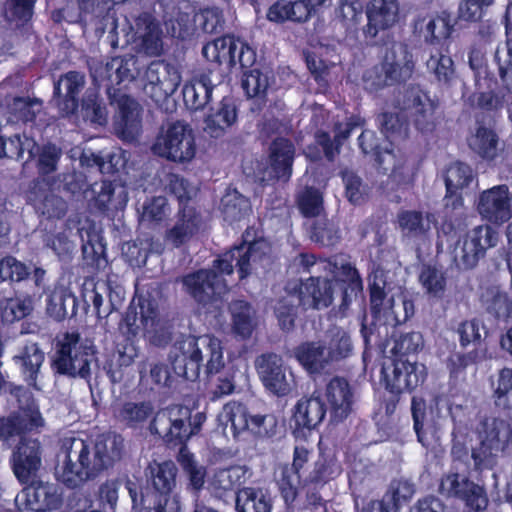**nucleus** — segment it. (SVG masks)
<instances>
[{
  "label": "nucleus",
  "instance_id": "obj_1",
  "mask_svg": "<svg viewBox=\"0 0 512 512\" xmlns=\"http://www.w3.org/2000/svg\"><path fill=\"white\" fill-rule=\"evenodd\" d=\"M411 410L418 441L426 448L439 442L441 431L450 417L454 423L452 453L460 459L467 455L470 444L476 470L493 468L497 456L504 451L512 436L510 424L495 417H480L475 427L470 429L462 405L451 403L445 396L434 400L429 418H426L425 402L421 398L413 397Z\"/></svg>",
  "mask_w": 512,
  "mask_h": 512
},
{
  "label": "nucleus",
  "instance_id": "obj_2",
  "mask_svg": "<svg viewBox=\"0 0 512 512\" xmlns=\"http://www.w3.org/2000/svg\"><path fill=\"white\" fill-rule=\"evenodd\" d=\"M0 408L7 416L0 417V450L8 449L20 438L13 453V471L17 479L26 483L41 465L40 443L22 437L23 433L38 430L45 424L39 405L24 387L8 382L0 374Z\"/></svg>",
  "mask_w": 512,
  "mask_h": 512
},
{
  "label": "nucleus",
  "instance_id": "obj_3",
  "mask_svg": "<svg viewBox=\"0 0 512 512\" xmlns=\"http://www.w3.org/2000/svg\"><path fill=\"white\" fill-rule=\"evenodd\" d=\"M270 244L265 239L252 243H243L239 247L226 252L214 261L213 269L200 270L187 275L183 279L186 290L200 303L217 302L227 291L225 275L233 272V262L236 261L241 279L252 271L266 268L270 263Z\"/></svg>",
  "mask_w": 512,
  "mask_h": 512
},
{
  "label": "nucleus",
  "instance_id": "obj_4",
  "mask_svg": "<svg viewBox=\"0 0 512 512\" xmlns=\"http://www.w3.org/2000/svg\"><path fill=\"white\" fill-rule=\"evenodd\" d=\"M153 489L140 491L128 480L126 488L132 501L131 512H180L181 502L176 488L178 468L171 461L153 462L148 466Z\"/></svg>",
  "mask_w": 512,
  "mask_h": 512
},
{
  "label": "nucleus",
  "instance_id": "obj_5",
  "mask_svg": "<svg viewBox=\"0 0 512 512\" xmlns=\"http://www.w3.org/2000/svg\"><path fill=\"white\" fill-rule=\"evenodd\" d=\"M204 362L209 374L218 373L224 367L223 348L218 338L186 336L175 343L172 364L178 376L196 379Z\"/></svg>",
  "mask_w": 512,
  "mask_h": 512
},
{
  "label": "nucleus",
  "instance_id": "obj_6",
  "mask_svg": "<svg viewBox=\"0 0 512 512\" xmlns=\"http://www.w3.org/2000/svg\"><path fill=\"white\" fill-rule=\"evenodd\" d=\"M401 322H362L361 333L365 343L364 360L373 346H378L384 358L405 359L423 347L418 332H403Z\"/></svg>",
  "mask_w": 512,
  "mask_h": 512
},
{
  "label": "nucleus",
  "instance_id": "obj_7",
  "mask_svg": "<svg viewBox=\"0 0 512 512\" xmlns=\"http://www.w3.org/2000/svg\"><path fill=\"white\" fill-rule=\"evenodd\" d=\"M151 150L168 161L188 164L197 153L196 135L184 121L167 122L160 128Z\"/></svg>",
  "mask_w": 512,
  "mask_h": 512
},
{
  "label": "nucleus",
  "instance_id": "obj_8",
  "mask_svg": "<svg viewBox=\"0 0 512 512\" xmlns=\"http://www.w3.org/2000/svg\"><path fill=\"white\" fill-rule=\"evenodd\" d=\"M96 350L90 339L67 332L57 339L54 366L58 373L86 378L96 363Z\"/></svg>",
  "mask_w": 512,
  "mask_h": 512
},
{
  "label": "nucleus",
  "instance_id": "obj_9",
  "mask_svg": "<svg viewBox=\"0 0 512 512\" xmlns=\"http://www.w3.org/2000/svg\"><path fill=\"white\" fill-rule=\"evenodd\" d=\"M205 420L201 412L191 418L189 408L174 405L157 412L149 428L168 443L183 442L197 433Z\"/></svg>",
  "mask_w": 512,
  "mask_h": 512
},
{
  "label": "nucleus",
  "instance_id": "obj_10",
  "mask_svg": "<svg viewBox=\"0 0 512 512\" xmlns=\"http://www.w3.org/2000/svg\"><path fill=\"white\" fill-rule=\"evenodd\" d=\"M87 439L76 436L61 441L54 467L58 481L69 487H77L86 481Z\"/></svg>",
  "mask_w": 512,
  "mask_h": 512
},
{
  "label": "nucleus",
  "instance_id": "obj_11",
  "mask_svg": "<svg viewBox=\"0 0 512 512\" xmlns=\"http://www.w3.org/2000/svg\"><path fill=\"white\" fill-rule=\"evenodd\" d=\"M141 81L143 93L162 108L181 84L182 76L176 66L154 61L146 68Z\"/></svg>",
  "mask_w": 512,
  "mask_h": 512
},
{
  "label": "nucleus",
  "instance_id": "obj_12",
  "mask_svg": "<svg viewBox=\"0 0 512 512\" xmlns=\"http://www.w3.org/2000/svg\"><path fill=\"white\" fill-rule=\"evenodd\" d=\"M426 377V367L406 359L384 358L381 369V382L393 394L411 392L422 384Z\"/></svg>",
  "mask_w": 512,
  "mask_h": 512
},
{
  "label": "nucleus",
  "instance_id": "obj_13",
  "mask_svg": "<svg viewBox=\"0 0 512 512\" xmlns=\"http://www.w3.org/2000/svg\"><path fill=\"white\" fill-rule=\"evenodd\" d=\"M359 146L364 154H374L384 173H389L391 180L397 185H407L413 180V168L403 157H397L388 144L381 147L376 143L375 133L365 130L359 136Z\"/></svg>",
  "mask_w": 512,
  "mask_h": 512
},
{
  "label": "nucleus",
  "instance_id": "obj_14",
  "mask_svg": "<svg viewBox=\"0 0 512 512\" xmlns=\"http://www.w3.org/2000/svg\"><path fill=\"white\" fill-rule=\"evenodd\" d=\"M497 232L490 225H479L460 239L454 250V261L460 269L475 267L487 249L496 246Z\"/></svg>",
  "mask_w": 512,
  "mask_h": 512
},
{
  "label": "nucleus",
  "instance_id": "obj_15",
  "mask_svg": "<svg viewBox=\"0 0 512 512\" xmlns=\"http://www.w3.org/2000/svg\"><path fill=\"white\" fill-rule=\"evenodd\" d=\"M203 55L207 60L227 67L237 63L243 68L251 67L256 60L255 51L248 44L230 35L207 43L203 47Z\"/></svg>",
  "mask_w": 512,
  "mask_h": 512
},
{
  "label": "nucleus",
  "instance_id": "obj_16",
  "mask_svg": "<svg viewBox=\"0 0 512 512\" xmlns=\"http://www.w3.org/2000/svg\"><path fill=\"white\" fill-rule=\"evenodd\" d=\"M482 220L502 225L512 217V191L506 184H499L481 191L475 202Z\"/></svg>",
  "mask_w": 512,
  "mask_h": 512
},
{
  "label": "nucleus",
  "instance_id": "obj_17",
  "mask_svg": "<svg viewBox=\"0 0 512 512\" xmlns=\"http://www.w3.org/2000/svg\"><path fill=\"white\" fill-rule=\"evenodd\" d=\"M123 439L114 433L98 436L95 442L87 440L86 481L111 467L121 457Z\"/></svg>",
  "mask_w": 512,
  "mask_h": 512
},
{
  "label": "nucleus",
  "instance_id": "obj_18",
  "mask_svg": "<svg viewBox=\"0 0 512 512\" xmlns=\"http://www.w3.org/2000/svg\"><path fill=\"white\" fill-rule=\"evenodd\" d=\"M257 370L264 387L274 395H288L295 387L293 372L275 354L261 356L257 361Z\"/></svg>",
  "mask_w": 512,
  "mask_h": 512
},
{
  "label": "nucleus",
  "instance_id": "obj_19",
  "mask_svg": "<svg viewBox=\"0 0 512 512\" xmlns=\"http://www.w3.org/2000/svg\"><path fill=\"white\" fill-rule=\"evenodd\" d=\"M440 491L446 496L462 500L467 507L475 511L485 510L488 505L485 489L470 481L464 474H446L441 480Z\"/></svg>",
  "mask_w": 512,
  "mask_h": 512
},
{
  "label": "nucleus",
  "instance_id": "obj_20",
  "mask_svg": "<svg viewBox=\"0 0 512 512\" xmlns=\"http://www.w3.org/2000/svg\"><path fill=\"white\" fill-rule=\"evenodd\" d=\"M83 198L91 209L113 212L122 209L128 196L122 185L107 181L95 182L83 190Z\"/></svg>",
  "mask_w": 512,
  "mask_h": 512
},
{
  "label": "nucleus",
  "instance_id": "obj_21",
  "mask_svg": "<svg viewBox=\"0 0 512 512\" xmlns=\"http://www.w3.org/2000/svg\"><path fill=\"white\" fill-rule=\"evenodd\" d=\"M397 0H371L366 6L367 24L363 28L365 37L373 39L380 31L387 30L399 21Z\"/></svg>",
  "mask_w": 512,
  "mask_h": 512
},
{
  "label": "nucleus",
  "instance_id": "obj_22",
  "mask_svg": "<svg viewBox=\"0 0 512 512\" xmlns=\"http://www.w3.org/2000/svg\"><path fill=\"white\" fill-rule=\"evenodd\" d=\"M299 263L304 267L317 266L319 269L323 268L327 270L334 278L347 283V287L344 289V300L350 297L351 294H357L363 288L362 281L357 270L343 258H335L334 261H320L316 263L314 257L311 255H300L298 257Z\"/></svg>",
  "mask_w": 512,
  "mask_h": 512
},
{
  "label": "nucleus",
  "instance_id": "obj_23",
  "mask_svg": "<svg viewBox=\"0 0 512 512\" xmlns=\"http://www.w3.org/2000/svg\"><path fill=\"white\" fill-rule=\"evenodd\" d=\"M309 451L303 446H296L292 466L280 465L275 472V479L286 504L292 503L297 496L300 484L299 470L308 461Z\"/></svg>",
  "mask_w": 512,
  "mask_h": 512
},
{
  "label": "nucleus",
  "instance_id": "obj_24",
  "mask_svg": "<svg viewBox=\"0 0 512 512\" xmlns=\"http://www.w3.org/2000/svg\"><path fill=\"white\" fill-rule=\"evenodd\" d=\"M334 282L320 277L307 279L299 286L298 303L304 308H327L332 303L335 286L341 281L334 278Z\"/></svg>",
  "mask_w": 512,
  "mask_h": 512
},
{
  "label": "nucleus",
  "instance_id": "obj_25",
  "mask_svg": "<svg viewBox=\"0 0 512 512\" xmlns=\"http://www.w3.org/2000/svg\"><path fill=\"white\" fill-rule=\"evenodd\" d=\"M294 357L309 375H321L332 367V356L321 341H309L294 350Z\"/></svg>",
  "mask_w": 512,
  "mask_h": 512
},
{
  "label": "nucleus",
  "instance_id": "obj_26",
  "mask_svg": "<svg viewBox=\"0 0 512 512\" xmlns=\"http://www.w3.org/2000/svg\"><path fill=\"white\" fill-rule=\"evenodd\" d=\"M17 500H23L26 508L35 512H47L57 509L61 503V495L54 484L33 482L23 489Z\"/></svg>",
  "mask_w": 512,
  "mask_h": 512
},
{
  "label": "nucleus",
  "instance_id": "obj_27",
  "mask_svg": "<svg viewBox=\"0 0 512 512\" xmlns=\"http://www.w3.org/2000/svg\"><path fill=\"white\" fill-rule=\"evenodd\" d=\"M85 85L84 75L68 72L63 75L54 87V101L62 115L74 113L78 107V95Z\"/></svg>",
  "mask_w": 512,
  "mask_h": 512
},
{
  "label": "nucleus",
  "instance_id": "obj_28",
  "mask_svg": "<svg viewBox=\"0 0 512 512\" xmlns=\"http://www.w3.org/2000/svg\"><path fill=\"white\" fill-rule=\"evenodd\" d=\"M128 41L138 42L140 49L147 55L158 56L162 51L160 29L150 14L144 13L135 19Z\"/></svg>",
  "mask_w": 512,
  "mask_h": 512
},
{
  "label": "nucleus",
  "instance_id": "obj_29",
  "mask_svg": "<svg viewBox=\"0 0 512 512\" xmlns=\"http://www.w3.org/2000/svg\"><path fill=\"white\" fill-rule=\"evenodd\" d=\"M397 223L404 237L426 240L436 226V217L432 213L404 210L398 213Z\"/></svg>",
  "mask_w": 512,
  "mask_h": 512
},
{
  "label": "nucleus",
  "instance_id": "obj_30",
  "mask_svg": "<svg viewBox=\"0 0 512 512\" xmlns=\"http://www.w3.org/2000/svg\"><path fill=\"white\" fill-rule=\"evenodd\" d=\"M44 358V353L35 343L25 345L14 356V361L20 367L24 380L36 390H42L44 387L40 376V367Z\"/></svg>",
  "mask_w": 512,
  "mask_h": 512
},
{
  "label": "nucleus",
  "instance_id": "obj_31",
  "mask_svg": "<svg viewBox=\"0 0 512 512\" xmlns=\"http://www.w3.org/2000/svg\"><path fill=\"white\" fill-rule=\"evenodd\" d=\"M405 108L414 112L418 130L423 133L433 130L435 103L425 91L417 87L409 89L406 94Z\"/></svg>",
  "mask_w": 512,
  "mask_h": 512
},
{
  "label": "nucleus",
  "instance_id": "obj_32",
  "mask_svg": "<svg viewBox=\"0 0 512 512\" xmlns=\"http://www.w3.org/2000/svg\"><path fill=\"white\" fill-rule=\"evenodd\" d=\"M249 477V471L245 466L235 465L218 469L208 478L207 489L213 496L222 498L228 492L245 483Z\"/></svg>",
  "mask_w": 512,
  "mask_h": 512
},
{
  "label": "nucleus",
  "instance_id": "obj_33",
  "mask_svg": "<svg viewBox=\"0 0 512 512\" xmlns=\"http://www.w3.org/2000/svg\"><path fill=\"white\" fill-rule=\"evenodd\" d=\"M325 396L335 421H342L352 410L353 394L348 382L335 377L327 384Z\"/></svg>",
  "mask_w": 512,
  "mask_h": 512
},
{
  "label": "nucleus",
  "instance_id": "obj_34",
  "mask_svg": "<svg viewBox=\"0 0 512 512\" xmlns=\"http://www.w3.org/2000/svg\"><path fill=\"white\" fill-rule=\"evenodd\" d=\"M382 65L395 83L410 78L414 69L412 56L401 43H393L386 48Z\"/></svg>",
  "mask_w": 512,
  "mask_h": 512
},
{
  "label": "nucleus",
  "instance_id": "obj_35",
  "mask_svg": "<svg viewBox=\"0 0 512 512\" xmlns=\"http://www.w3.org/2000/svg\"><path fill=\"white\" fill-rule=\"evenodd\" d=\"M117 131L125 140H133L141 129V107L133 98L123 95L118 99Z\"/></svg>",
  "mask_w": 512,
  "mask_h": 512
},
{
  "label": "nucleus",
  "instance_id": "obj_36",
  "mask_svg": "<svg viewBox=\"0 0 512 512\" xmlns=\"http://www.w3.org/2000/svg\"><path fill=\"white\" fill-rule=\"evenodd\" d=\"M237 121L236 105L231 98H223L221 102L212 108L205 119V131L211 137H221Z\"/></svg>",
  "mask_w": 512,
  "mask_h": 512
},
{
  "label": "nucleus",
  "instance_id": "obj_37",
  "mask_svg": "<svg viewBox=\"0 0 512 512\" xmlns=\"http://www.w3.org/2000/svg\"><path fill=\"white\" fill-rule=\"evenodd\" d=\"M469 148L486 161L495 160L502 148L497 133L490 127L479 125L468 138Z\"/></svg>",
  "mask_w": 512,
  "mask_h": 512
},
{
  "label": "nucleus",
  "instance_id": "obj_38",
  "mask_svg": "<svg viewBox=\"0 0 512 512\" xmlns=\"http://www.w3.org/2000/svg\"><path fill=\"white\" fill-rule=\"evenodd\" d=\"M250 413L245 405L237 401L226 403L218 414L219 426L223 428L224 433L228 430L233 437L247 432Z\"/></svg>",
  "mask_w": 512,
  "mask_h": 512
},
{
  "label": "nucleus",
  "instance_id": "obj_39",
  "mask_svg": "<svg viewBox=\"0 0 512 512\" xmlns=\"http://www.w3.org/2000/svg\"><path fill=\"white\" fill-rule=\"evenodd\" d=\"M41 110V103L28 98H14L0 107V127L19 121H32Z\"/></svg>",
  "mask_w": 512,
  "mask_h": 512
},
{
  "label": "nucleus",
  "instance_id": "obj_40",
  "mask_svg": "<svg viewBox=\"0 0 512 512\" xmlns=\"http://www.w3.org/2000/svg\"><path fill=\"white\" fill-rule=\"evenodd\" d=\"M324 404L317 396L301 398L293 412V421L299 428L313 429L325 416Z\"/></svg>",
  "mask_w": 512,
  "mask_h": 512
},
{
  "label": "nucleus",
  "instance_id": "obj_41",
  "mask_svg": "<svg viewBox=\"0 0 512 512\" xmlns=\"http://www.w3.org/2000/svg\"><path fill=\"white\" fill-rule=\"evenodd\" d=\"M215 84L208 74H201L183 87L184 103L190 110H201L209 102Z\"/></svg>",
  "mask_w": 512,
  "mask_h": 512
},
{
  "label": "nucleus",
  "instance_id": "obj_42",
  "mask_svg": "<svg viewBox=\"0 0 512 512\" xmlns=\"http://www.w3.org/2000/svg\"><path fill=\"white\" fill-rule=\"evenodd\" d=\"M294 147L286 139L275 140L270 148L271 173L277 179L287 180L292 174Z\"/></svg>",
  "mask_w": 512,
  "mask_h": 512
},
{
  "label": "nucleus",
  "instance_id": "obj_43",
  "mask_svg": "<svg viewBox=\"0 0 512 512\" xmlns=\"http://www.w3.org/2000/svg\"><path fill=\"white\" fill-rule=\"evenodd\" d=\"M267 19L275 23L285 21L301 23L308 20V9L306 4L300 0H279L268 9Z\"/></svg>",
  "mask_w": 512,
  "mask_h": 512
},
{
  "label": "nucleus",
  "instance_id": "obj_44",
  "mask_svg": "<svg viewBox=\"0 0 512 512\" xmlns=\"http://www.w3.org/2000/svg\"><path fill=\"white\" fill-rule=\"evenodd\" d=\"M223 219L229 224L244 220L251 212L249 200L234 189H228L221 198L219 207Z\"/></svg>",
  "mask_w": 512,
  "mask_h": 512
},
{
  "label": "nucleus",
  "instance_id": "obj_45",
  "mask_svg": "<svg viewBox=\"0 0 512 512\" xmlns=\"http://www.w3.org/2000/svg\"><path fill=\"white\" fill-rule=\"evenodd\" d=\"M199 217L192 209H184L176 224L166 233V242L173 247H179L198 231Z\"/></svg>",
  "mask_w": 512,
  "mask_h": 512
},
{
  "label": "nucleus",
  "instance_id": "obj_46",
  "mask_svg": "<svg viewBox=\"0 0 512 512\" xmlns=\"http://www.w3.org/2000/svg\"><path fill=\"white\" fill-rule=\"evenodd\" d=\"M236 508L239 512H271L272 502L263 489L246 487L237 493Z\"/></svg>",
  "mask_w": 512,
  "mask_h": 512
},
{
  "label": "nucleus",
  "instance_id": "obj_47",
  "mask_svg": "<svg viewBox=\"0 0 512 512\" xmlns=\"http://www.w3.org/2000/svg\"><path fill=\"white\" fill-rule=\"evenodd\" d=\"M154 413L150 402H126L115 409L116 419L128 427H139Z\"/></svg>",
  "mask_w": 512,
  "mask_h": 512
},
{
  "label": "nucleus",
  "instance_id": "obj_48",
  "mask_svg": "<svg viewBox=\"0 0 512 512\" xmlns=\"http://www.w3.org/2000/svg\"><path fill=\"white\" fill-rule=\"evenodd\" d=\"M178 462L188 477V489L194 492L203 489L206 483V468L195 460L193 454L185 446L181 447L179 451Z\"/></svg>",
  "mask_w": 512,
  "mask_h": 512
},
{
  "label": "nucleus",
  "instance_id": "obj_49",
  "mask_svg": "<svg viewBox=\"0 0 512 512\" xmlns=\"http://www.w3.org/2000/svg\"><path fill=\"white\" fill-rule=\"evenodd\" d=\"M386 298V280L382 271H376L370 282V302L374 318L390 317Z\"/></svg>",
  "mask_w": 512,
  "mask_h": 512
},
{
  "label": "nucleus",
  "instance_id": "obj_50",
  "mask_svg": "<svg viewBox=\"0 0 512 512\" xmlns=\"http://www.w3.org/2000/svg\"><path fill=\"white\" fill-rule=\"evenodd\" d=\"M474 180V173L470 166L455 162L449 165L445 173V184L448 195L456 194L466 188Z\"/></svg>",
  "mask_w": 512,
  "mask_h": 512
},
{
  "label": "nucleus",
  "instance_id": "obj_51",
  "mask_svg": "<svg viewBox=\"0 0 512 512\" xmlns=\"http://www.w3.org/2000/svg\"><path fill=\"white\" fill-rule=\"evenodd\" d=\"M123 254L132 266L140 267L146 263L148 251L161 253L163 251L160 243H154L149 239L137 240L132 243H126L123 248Z\"/></svg>",
  "mask_w": 512,
  "mask_h": 512
},
{
  "label": "nucleus",
  "instance_id": "obj_52",
  "mask_svg": "<svg viewBox=\"0 0 512 512\" xmlns=\"http://www.w3.org/2000/svg\"><path fill=\"white\" fill-rule=\"evenodd\" d=\"M363 120L359 117L352 118L346 125L345 128H342V125L336 126V135H335V145L334 143L329 141V137L325 133H319L316 137L317 143L320 144L323 148V151L326 157L329 160H332L335 154L338 152L339 145L342 140H345L351 131L355 127H362Z\"/></svg>",
  "mask_w": 512,
  "mask_h": 512
},
{
  "label": "nucleus",
  "instance_id": "obj_53",
  "mask_svg": "<svg viewBox=\"0 0 512 512\" xmlns=\"http://www.w3.org/2000/svg\"><path fill=\"white\" fill-rule=\"evenodd\" d=\"M335 19L349 32L357 29L362 20V8L357 1H341L335 11Z\"/></svg>",
  "mask_w": 512,
  "mask_h": 512
},
{
  "label": "nucleus",
  "instance_id": "obj_54",
  "mask_svg": "<svg viewBox=\"0 0 512 512\" xmlns=\"http://www.w3.org/2000/svg\"><path fill=\"white\" fill-rule=\"evenodd\" d=\"M380 123L382 133L390 144L403 140L407 136V123L399 113H384Z\"/></svg>",
  "mask_w": 512,
  "mask_h": 512
},
{
  "label": "nucleus",
  "instance_id": "obj_55",
  "mask_svg": "<svg viewBox=\"0 0 512 512\" xmlns=\"http://www.w3.org/2000/svg\"><path fill=\"white\" fill-rule=\"evenodd\" d=\"M429 73L443 83H448L454 77V64L450 56L441 52L432 53L426 62Z\"/></svg>",
  "mask_w": 512,
  "mask_h": 512
},
{
  "label": "nucleus",
  "instance_id": "obj_56",
  "mask_svg": "<svg viewBox=\"0 0 512 512\" xmlns=\"http://www.w3.org/2000/svg\"><path fill=\"white\" fill-rule=\"evenodd\" d=\"M493 395L497 407L512 409V368L500 370Z\"/></svg>",
  "mask_w": 512,
  "mask_h": 512
},
{
  "label": "nucleus",
  "instance_id": "obj_57",
  "mask_svg": "<svg viewBox=\"0 0 512 512\" xmlns=\"http://www.w3.org/2000/svg\"><path fill=\"white\" fill-rule=\"evenodd\" d=\"M269 74L270 72L268 70L261 71L258 69L246 73L242 81V86L247 96L257 97L264 95L270 86Z\"/></svg>",
  "mask_w": 512,
  "mask_h": 512
},
{
  "label": "nucleus",
  "instance_id": "obj_58",
  "mask_svg": "<svg viewBox=\"0 0 512 512\" xmlns=\"http://www.w3.org/2000/svg\"><path fill=\"white\" fill-rule=\"evenodd\" d=\"M419 281L429 296L440 298L444 295L446 278L443 272L427 267L422 270Z\"/></svg>",
  "mask_w": 512,
  "mask_h": 512
},
{
  "label": "nucleus",
  "instance_id": "obj_59",
  "mask_svg": "<svg viewBox=\"0 0 512 512\" xmlns=\"http://www.w3.org/2000/svg\"><path fill=\"white\" fill-rule=\"evenodd\" d=\"M247 432L260 438H270L276 434L277 419L272 414H250Z\"/></svg>",
  "mask_w": 512,
  "mask_h": 512
},
{
  "label": "nucleus",
  "instance_id": "obj_60",
  "mask_svg": "<svg viewBox=\"0 0 512 512\" xmlns=\"http://www.w3.org/2000/svg\"><path fill=\"white\" fill-rule=\"evenodd\" d=\"M34 205L36 210L48 219H60L64 217L67 212L66 202L51 193L36 200Z\"/></svg>",
  "mask_w": 512,
  "mask_h": 512
},
{
  "label": "nucleus",
  "instance_id": "obj_61",
  "mask_svg": "<svg viewBox=\"0 0 512 512\" xmlns=\"http://www.w3.org/2000/svg\"><path fill=\"white\" fill-rule=\"evenodd\" d=\"M487 299V309L497 318H512V298L506 292L497 288L491 289Z\"/></svg>",
  "mask_w": 512,
  "mask_h": 512
},
{
  "label": "nucleus",
  "instance_id": "obj_62",
  "mask_svg": "<svg viewBox=\"0 0 512 512\" xmlns=\"http://www.w3.org/2000/svg\"><path fill=\"white\" fill-rule=\"evenodd\" d=\"M82 113L85 120L102 126L107 121V111L104 104L94 94H89L83 100Z\"/></svg>",
  "mask_w": 512,
  "mask_h": 512
},
{
  "label": "nucleus",
  "instance_id": "obj_63",
  "mask_svg": "<svg viewBox=\"0 0 512 512\" xmlns=\"http://www.w3.org/2000/svg\"><path fill=\"white\" fill-rule=\"evenodd\" d=\"M29 275L25 264L12 256L0 259V281H22Z\"/></svg>",
  "mask_w": 512,
  "mask_h": 512
},
{
  "label": "nucleus",
  "instance_id": "obj_64",
  "mask_svg": "<svg viewBox=\"0 0 512 512\" xmlns=\"http://www.w3.org/2000/svg\"><path fill=\"white\" fill-rule=\"evenodd\" d=\"M110 69L115 70L116 85L129 82L137 73V60L134 56L115 57L110 60Z\"/></svg>",
  "mask_w": 512,
  "mask_h": 512
}]
</instances>
